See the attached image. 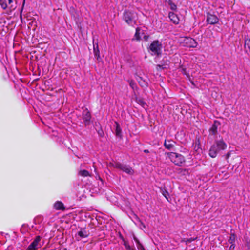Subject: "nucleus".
I'll return each mask as SVG.
<instances>
[{
  "label": "nucleus",
  "instance_id": "nucleus-20",
  "mask_svg": "<svg viewBox=\"0 0 250 250\" xmlns=\"http://www.w3.org/2000/svg\"><path fill=\"white\" fill-rule=\"evenodd\" d=\"M136 101L138 104H139L143 107H145V106L146 105V103L144 101V100L142 98H136Z\"/></svg>",
  "mask_w": 250,
  "mask_h": 250
},
{
  "label": "nucleus",
  "instance_id": "nucleus-8",
  "mask_svg": "<svg viewBox=\"0 0 250 250\" xmlns=\"http://www.w3.org/2000/svg\"><path fill=\"white\" fill-rule=\"evenodd\" d=\"M219 19L216 15L207 13V22L208 24L213 25L217 23Z\"/></svg>",
  "mask_w": 250,
  "mask_h": 250
},
{
  "label": "nucleus",
  "instance_id": "nucleus-4",
  "mask_svg": "<svg viewBox=\"0 0 250 250\" xmlns=\"http://www.w3.org/2000/svg\"><path fill=\"white\" fill-rule=\"evenodd\" d=\"M163 48V45L161 42L159 40H156L152 42L150 44L148 49L155 55L157 56H160L162 54V49Z\"/></svg>",
  "mask_w": 250,
  "mask_h": 250
},
{
  "label": "nucleus",
  "instance_id": "nucleus-3",
  "mask_svg": "<svg viewBox=\"0 0 250 250\" xmlns=\"http://www.w3.org/2000/svg\"><path fill=\"white\" fill-rule=\"evenodd\" d=\"M167 155L171 162L175 165L181 166L185 163V157L181 154L175 152H169Z\"/></svg>",
  "mask_w": 250,
  "mask_h": 250
},
{
  "label": "nucleus",
  "instance_id": "nucleus-10",
  "mask_svg": "<svg viewBox=\"0 0 250 250\" xmlns=\"http://www.w3.org/2000/svg\"><path fill=\"white\" fill-rule=\"evenodd\" d=\"M221 123L217 120H215L213 122L211 127L209 129V132L210 134L212 135H216L217 134L218 127L220 126Z\"/></svg>",
  "mask_w": 250,
  "mask_h": 250
},
{
  "label": "nucleus",
  "instance_id": "nucleus-6",
  "mask_svg": "<svg viewBox=\"0 0 250 250\" xmlns=\"http://www.w3.org/2000/svg\"><path fill=\"white\" fill-rule=\"evenodd\" d=\"M113 166L114 167L120 169L128 174L132 175L134 173V170L129 166L123 164L119 162L115 163L113 164Z\"/></svg>",
  "mask_w": 250,
  "mask_h": 250
},
{
  "label": "nucleus",
  "instance_id": "nucleus-12",
  "mask_svg": "<svg viewBox=\"0 0 250 250\" xmlns=\"http://www.w3.org/2000/svg\"><path fill=\"white\" fill-rule=\"evenodd\" d=\"M93 51L95 57L96 58L97 61L100 62L102 61V58L100 56V51L99 49L98 43H93Z\"/></svg>",
  "mask_w": 250,
  "mask_h": 250
},
{
  "label": "nucleus",
  "instance_id": "nucleus-25",
  "mask_svg": "<svg viewBox=\"0 0 250 250\" xmlns=\"http://www.w3.org/2000/svg\"><path fill=\"white\" fill-rule=\"evenodd\" d=\"M0 5L3 9H6L7 7L6 0H0Z\"/></svg>",
  "mask_w": 250,
  "mask_h": 250
},
{
  "label": "nucleus",
  "instance_id": "nucleus-37",
  "mask_svg": "<svg viewBox=\"0 0 250 250\" xmlns=\"http://www.w3.org/2000/svg\"><path fill=\"white\" fill-rule=\"evenodd\" d=\"M230 153L229 152H228L227 154H226V158L228 159V158L230 156Z\"/></svg>",
  "mask_w": 250,
  "mask_h": 250
},
{
  "label": "nucleus",
  "instance_id": "nucleus-27",
  "mask_svg": "<svg viewBox=\"0 0 250 250\" xmlns=\"http://www.w3.org/2000/svg\"><path fill=\"white\" fill-rule=\"evenodd\" d=\"M130 86L131 87L132 89H134L135 88H137V85L135 82L132 80H131L130 82Z\"/></svg>",
  "mask_w": 250,
  "mask_h": 250
},
{
  "label": "nucleus",
  "instance_id": "nucleus-38",
  "mask_svg": "<svg viewBox=\"0 0 250 250\" xmlns=\"http://www.w3.org/2000/svg\"><path fill=\"white\" fill-rule=\"evenodd\" d=\"M144 152L145 153H149V151L148 149H145L144 150Z\"/></svg>",
  "mask_w": 250,
  "mask_h": 250
},
{
  "label": "nucleus",
  "instance_id": "nucleus-11",
  "mask_svg": "<svg viewBox=\"0 0 250 250\" xmlns=\"http://www.w3.org/2000/svg\"><path fill=\"white\" fill-rule=\"evenodd\" d=\"M170 61L167 60H163L160 62V64L156 65V68L158 70L167 69L169 67Z\"/></svg>",
  "mask_w": 250,
  "mask_h": 250
},
{
  "label": "nucleus",
  "instance_id": "nucleus-1",
  "mask_svg": "<svg viewBox=\"0 0 250 250\" xmlns=\"http://www.w3.org/2000/svg\"><path fill=\"white\" fill-rule=\"evenodd\" d=\"M227 146V144L222 138L220 140H215L209 150V155L212 158H215L217 154L220 151L225 149Z\"/></svg>",
  "mask_w": 250,
  "mask_h": 250
},
{
  "label": "nucleus",
  "instance_id": "nucleus-36",
  "mask_svg": "<svg viewBox=\"0 0 250 250\" xmlns=\"http://www.w3.org/2000/svg\"><path fill=\"white\" fill-rule=\"evenodd\" d=\"M120 238L124 242V241H125V240L123 236L121 234H120Z\"/></svg>",
  "mask_w": 250,
  "mask_h": 250
},
{
  "label": "nucleus",
  "instance_id": "nucleus-5",
  "mask_svg": "<svg viewBox=\"0 0 250 250\" xmlns=\"http://www.w3.org/2000/svg\"><path fill=\"white\" fill-rule=\"evenodd\" d=\"M180 42L183 46L189 48H195L197 46V42L191 37H181L180 39Z\"/></svg>",
  "mask_w": 250,
  "mask_h": 250
},
{
  "label": "nucleus",
  "instance_id": "nucleus-15",
  "mask_svg": "<svg viewBox=\"0 0 250 250\" xmlns=\"http://www.w3.org/2000/svg\"><path fill=\"white\" fill-rule=\"evenodd\" d=\"M89 232L87 231L85 228H81L78 232V235L82 238H86L88 236Z\"/></svg>",
  "mask_w": 250,
  "mask_h": 250
},
{
  "label": "nucleus",
  "instance_id": "nucleus-33",
  "mask_svg": "<svg viewBox=\"0 0 250 250\" xmlns=\"http://www.w3.org/2000/svg\"><path fill=\"white\" fill-rule=\"evenodd\" d=\"M36 248H34L33 247H31L30 245L28 247L26 250H37Z\"/></svg>",
  "mask_w": 250,
  "mask_h": 250
},
{
  "label": "nucleus",
  "instance_id": "nucleus-39",
  "mask_svg": "<svg viewBox=\"0 0 250 250\" xmlns=\"http://www.w3.org/2000/svg\"><path fill=\"white\" fill-rule=\"evenodd\" d=\"M191 83L192 84H194V83L193 82H191Z\"/></svg>",
  "mask_w": 250,
  "mask_h": 250
},
{
  "label": "nucleus",
  "instance_id": "nucleus-28",
  "mask_svg": "<svg viewBox=\"0 0 250 250\" xmlns=\"http://www.w3.org/2000/svg\"><path fill=\"white\" fill-rule=\"evenodd\" d=\"M182 73L184 74V75H185L187 76V77H188V78H189V75L188 73L187 72V71H186V68H183L182 69Z\"/></svg>",
  "mask_w": 250,
  "mask_h": 250
},
{
  "label": "nucleus",
  "instance_id": "nucleus-34",
  "mask_svg": "<svg viewBox=\"0 0 250 250\" xmlns=\"http://www.w3.org/2000/svg\"><path fill=\"white\" fill-rule=\"evenodd\" d=\"M235 247V244H231L230 247H229V250H233Z\"/></svg>",
  "mask_w": 250,
  "mask_h": 250
},
{
  "label": "nucleus",
  "instance_id": "nucleus-21",
  "mask_svg": "<svg viewBox=\"0 0 250 250\" xmlns=\"http://www.w3.org/2000/svg\"><path fill=\"white\" fill-rule=\"evenodd\" d=\"M245 49L246 51L250 52V39H247L245 40Z\"/></svg>",
  "mask_w": 250,
  "mask_h": 250
},
{
  "label": "nucleus",
  "instance_id": "nucleus-32",
  "mask_svg": "<svg viewBox=\"0 0 250 250\" xmlns=\"http://www.w3.org/2000/svg\"><path fill=\"white\" fill-rule=\"evenodd\" d=\"M133 238H134V240H135V241L136 242L137 245L139 243H141L139 241V240L138 239V238H136L135 236H133Z\"/></svg>",
  "mask_w": 250,
  "mask_h": 250
},
{
  "label": "nucleus",
  "instance_id": "nucleus-14",
  "mask_svg": "<svg viewBox=\"0 0 250 250\" xmlns=\"http://www.w3.org/2000/svg\"><path fill=\"white\" fill-rule=\"evenodd\" d=\"M115 128H116L115 132V135L117 137L121 139L122 137V129L120 127V125L117 122H115Z\"/></svg>",
  "mask_w": 250,
  "mask_h": 250
},
{
  "label": "nucleus",
  "instance_id": "nucleus-22",
  "mask_svg": "<svg viewBox=\"0 0 250 250\" xmlns=\"http://www.w3.org/2000/svg\"><path fill=\"white\" fill-rule=\"evenodd\" d=\"M236 239V236L234 233H231L229 238L228 240V242L230 244H235V241Z\"/></svg>",
  "mask_w": 250,
  "mask_h": 250
},
{
  "label": "nucleus",
  "instance_id": "nucleus-40",
  "mask_svg": "<svg viewBox=\"0 0 250 250\" xmlns=\"http://www.w3.org/2000/svg\"><path fill=\"white\" fill-rule=\"evenodd\" d=\"M145 250V249H144V250Z\"/></svg>",
  "mask_w": 250,
  "mask_h": 250
},
{
  "label": "nucleus",
  "instance_id": "nucleus-18",
  "mask_svg": "<svg viewBox=\"0 0 250 250\" xmlns=\"http://www.w3.org/2000/svg\"><path fill=\"white\" fill-rule=\"evenodd\" d=\"M140 30L141 29L139 27H137L136 28V32L134 36L132 39V41L135 40L140 41L141 40Z\"/></svg>",
  "mask_w": 250,
  "mask_h": 250
},
{
  "label": "nucleus",
  "instance_id": "nucleus-7",
  "mask_svg": "<svg viewBox=\"0 0 250 250\" xmlns=\"http://www.w3.org/2000/svg\"><path fill=\"white\" fill-rule=\"evenodd\" d=\"M91 118V113L89 110L85 108L82 113V119L85 126L89 125Z\"/></svg>",
  "mask_w": 250,
  "mask_h": 250
},
{
  "label": "nucleus",
  "instance_id": "nucleus-13",
  "mask_svg": "<svg viewBox=\"0 0 250 250\" xmlns=\"http://www.w3.org/2000/svg\"><path fill=\"white\" fill-rule=\"evenodd\" d=\"M169 18L170 20L175 24H178L179 22V19L176 14L173 12H170L169 13Z\"/></svg>",
  "mask_w": 250,
  "mask_h": 250
},
{
  "label": "nucleus",
  "instance_id": "nucleus-29",
  "mask_svg": "<svg viewBox=\"0 0 250 250\" xmlns=\"http://www.w3.org/2000/svg\"><path fill=\"white\" fill-rule=\"evenodd\" d=\"M124 245L127 250H128V249H130V246H129L127 242L124 241Z\"/></svg>",
  "mask_w": 250,
  "mask_h": 250
},
{
  "label": "nucleus",
  "instance_id": "nucleus-9",
  "mask_svg": "<svg viewBox=\"0 0 250 250\" xmlns=\"http://www.w3.org/2000/svg\"><path fill=\"white\" fill-rule=\"evenodd\" d=\"M176 144V142L171 140H165L164 146L168 150L175 151V145Z\"/></svg>",
  "mask_w": 250,
  "mask_h": 250
},
{
  "label": "nucleus",
  "instance_id": "nucleus-23",
  "mask_svg": "<svg viewBox=\"0 0 250 250\" xmlns=\"http://www.w3.org/2000/svg\"><path fill=\"white\" fill-rule=\"evenodd\" d=\"M161 192L163 194V195L168 200V197L169 196V193L168 191L165 188H161Z\"/></svg>",
  "mask_w": 250,
  "mask_h": 250
},
{
  "label": "nucleus",
  "instance_id": "nucleus-26",
  "mask_svg": "<svg viewBox=\"0 0 250 250\" xmlns=\"http://www.w3.org/2000/svg\"><path fill=\"white\" fill-rule=\"evenodd\" d=\"M196 238H187L185 239L184 238L183 240H182V242H185L186 243V244H188V243H191V242L194 241Z\"/></svg>",
  "mask_w": 250,
  "mask_h": 250
},
{
  "label": "nucleus",
  "instance_id": "nucleus-16",
  "mask_svg": "<svg viewBox=\"0 0 250 250\" xmlns=\"http://www.w3.org/2000/svg\"><path fill=\"white\" fill-rule=\"evenodd\" d=\"M54 207L57 210H64L65 209L63 204L61 201H57L54 204Z\"/></svg>",
  "mask_w": 250,
  "mask_h": 250
},
{
  "label": "nucleus",
  "instance_id": "nucleus-2",
  "mask_svg": "<svg viewBox=\"0 0 250 250\" xmlns=\"http://www.w3.org/2000/svg\"><path fill=\"white\" fill-rule=\"evenodd\" d=\"M137 14L133 11L125 10L124 11L123 19L128 25L133 26L136 24Z\"/></svg>",
  "mask_w": 250,
  "mask_h": 250
},
{
  "label": "nucleus",
  "instance_id": "nucleus-30",
  "mask_svg": "<svg viewBox=\"0 0 250 250\" xmlns=\"http://www.w3.org/2000/svg\"><path fill=\"white\" fill-rule=\"evenodd\" d=\"M97 133L100 137H103L104 135V133L102 129L98 130Z\"/></svg>",
  "mask_w": 250,
  "mask_h": 250
},
{
  "label": "nucleus",
  "instance_id": "nucleus-17",
  "mask_svg": "<svg viewBox=\"0 0 250 250\" xmlns=\"http://www.w3.org/2000/svg\"><path fill=\"white\" fill-rule=\"evenodd\" d=\"M41 237L40 236H37L35 237L34 241L29 245L31 247L38 249L39 242L41 241Z\"/></svg>",
  "mask_w": 250,
  "mask_h": 250
},
{
  "label": "nucleus",
  "instance_id": "nucleus-19",
  "mask_svg": "<svg viewBox=\"0 0 250 250\" xmlns=\"http://www.w3.org/2000/svg\"><path fill=\"white\" fill-rule=\"evenodd\" d=\"M165 2L170 6L171 10L175 11L177 9L176 5L172 2V0H165Z\"/></svg>",
  "mask_w": 250,
  "mask_h": 250
},
{
  "label": "nucleus",
  "instance_id": "nucleus-24",
  "mask_svg": "<svg viewBox=\"0 0 250 250\" xmlns=\"http://www.w3.org/2000/svg\"><path fill=\"white\" fill-rule=\"evenodd\" d=\"M79 175L83 177H87L89 176V172L86 170H80L79 172Z\"/></svg>",
  "mask_w": 250,
  "mask_h": 250
},
{
  "label": "nucleus",
  "instance_id": "nucleus-31",
  "mask_svg": "<svg viewBox=\"0 0 250 250\" xmlns=\"http://www.w3.org/2000/svg\"><path fill=\"white\" fill-rule=\"evenodd\" d=\"M137 248L139 250H144V249H145L144 246L142 245V244L141 243H139V244H137Z\"/></svg>",
  "mask_w": 250,
  "mask_h": 250
},
{
  "label": "nucleus",
  "instance_id": "nucleus-35",
  "mask_svg": "<svg viewBox=\"0 0 250 250\" xmlns=\"http://www.w3.org/2000/svg\"><path fill=\"white\" fill-rule=\"evenodd\" d=\"M143 38L145 40V41H147L148 38H149V36H147V35H144V36L143 37Z\"/></svg>",
  "mask_w": 250,
  "mask_h": 250
}]
</instances>
